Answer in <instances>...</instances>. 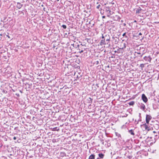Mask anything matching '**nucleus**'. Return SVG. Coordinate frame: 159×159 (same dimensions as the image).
Here are the masks:
<instances>
[{
  "instance_id": "1",
  "label": "nucleus",
  "mask_w": 159,
  "mask_h": 159,
  "mask_svg": "<svg viewBox=\"0 0 159 159\" xmlns=\"http://www.w3.org/2000/svg\"><path fill=\"white\" fill-rule=\"evenodd\" d=\"M102 39H104L105 40H106L107 41V44H108L109 46H110V37L109 35H105L102 34Z\"/></svg>"
},
{
  "instance_id": "2",
  "label": "nucleus",
  "mask_w": 159,
  "mask_h": 159,
  "mask_svg": "<svg viewBox=\"0 0 159 159\" xmlns=\"http://www.w3.org/2000/svg\"><path fill=\"white\" fill-rule=\"evenodd\" d=\"M106 11L107 13V16L108 17H109L113 13V12L111 11L109 7L106 8Z\"/></svg>"
},
{
  "instance_id": "3",
  "label": "nucleus",
  "mask_w": 159,
  "mask_h": 159,
  "mask_svg": "<svg viewBox=\"0 0 159 159\" xmlns=\"http://www.w3.org/2000/svg\"><path fill=\"white\" fill-rule=\"evenodd\" d=\"M152 117L149 115H146V122L147 124H148L150 120L152 119Z\"/></svg>"
},
{
  "instance_id": "4",
  "label": "nucleus",
  "mask_w": 159,
  "mask_h": 159,
  "mask_svg": "<svg viewBox=\"0 0 159 159\" xmlns=\"http://www.w3.org/2000/svg\"><path fill=\"white\" fill-rule=\"evenodd\" d=\"M142 98L144 102H146L148 100L147 97L144 94H143L142 95Z\"/></svg>"
},
{
  "instance_id": "5",
  "label": "nucleus",
  "mask_w": 159,
  "mask_h": 159,
  "mask_svg": "<svg viewBox=\"0 0 159 159\" xmlns=\"http://www.w3.org/2000/svg\"><path fill=\"white\" fill-rule=\"evenodd\" d=\"M143 59L146 61H150L151 60V58L150 56H149L148 57L145 56L143 57Z\"/></svg>"
},
{
  "instance_id": "6",
  "label": "nucleus",
  "mask_w": 159,
  "mask_h": 159,
  "mask_svg": "<svg viewBox=\"0 0 159 159\" xmlns=\"http://www.w3.org/2000/svg\"><path fill=\"white\" fill-rule=\"evenodd\" d=\"M139 105L140 108L141 109H142L143 110H144L145 109V106L143 104L141 103V104H139Z\"/></svg>"
},
{
  "instance_id": "7",
  "label": "nucleus",
  "mask_w": 159,
  "mask_h": 159,
  "mask_svg": "<svg viewBox=\"0 0 159 159\" xmlns=\"http://www.w3.org/2000/svg\"><path fill=\"white\" fill-rule=\"evenodd\" d=\"M100 43L101 45L107 44V43L106 42L105 40L104 39H102L101 40Z\"/></svg>"
},
{
  "instance_id": "8",
  "label": "nucleus",
  "mask_w": 159,
  "mask_h": 159,
  "mask_svg": "<svg viewBox=\"0 0 159 159\" xmlns=\"http://www.w3.org/2000/svg\"><path fill=\"white\" fill-rule=\"evenodd\" d=\"M22 6V5L20 2H17V7L19 8L20 9L21 8Z\"/></svg>"
},
{
  "instance_id": "9",
  "label": "nucleus",
  "mask_w": 159,
  "mask_h": 159,
  "mask_svg": "<svg viewBox=\"0 0 159 159\" xmlns=\"http://www.w3.org/2000/svg\"><path fill=\"white\" fill-rule=\"evenodd\" d=\"M95 155L94 154H91L89 156L88 159H95Z\"/></svg>"
},
{
  "instance_id": "10",
  "label": "nucleus",
  "mask_w": 159,
  "mask_h": 159,
  "mask_svg": "<svg viewBox=\"0 0 159 159\" xmlns=\"http://www.w3.org/2000/svg\"><path fill=\"white\" fill-rule=\"evenodd\" d=\"M98 155L99 157L102 159L103 158L104 156V154L102 153H99Z\"/></svg>"
},
{
  "instance_id": "11",
  "label": "nucleus",
  "mask_w": 159,
  "mask_h": 159,
  "mask_svg": "<svg viewBox=\"0 0 159 159\" xmlns=\"http://www.w3.org/2000/svg\"><path fill=\"white\" fill-rule=\"evenodd\" d=\"M129 132L130 134L131 135H134V131L133 129H131L128 131Z\"/></svg>"
},
{
  "instance_id": "12",
  "label": "nucleus",
  "mask_w": 159,
  "mask_h": 159,
  "mask_svg": "<svg viewBox=\"0 0 159 159\" xmlns=\"http://www.w3.org/2000/svg\"><path fill=\"white\" fill-rule=\"evenodd\" d=\"M141 8L139 7V8L137 9L136 11V13H139L141 12Z\"/></svg>"
},
{
  "instance_id": "13",
  "label": "nucleus",
  "mask_w": 159,
  "mask_h": 159,
  "mask_svg": "<svg viewBox=\"0 0 159 159\" xmlns=\"http://www.w3.org/2000/svg\"><path fill=\"white\" fill-rule=\"evenodd\" d=\"M92 100L93 99L91 98H89L88 99V102L91 103L92 102Z\"/></svg>"
},
{
  "instance_id": "14",
  "label": "nucleus",
  "mask_w": 159,
  "mask_h": 159,
  "mask_svg": "<svg viewBox=\"0 0 159 159\" xmlns=\"http://www.w3.org/2000/svg\"><path fill=\"white\" fill-rule=\"evenodd\" d=\"M134 101H131L130 102H129L128 103V104L129 105L132 106L134 105Z\"/></svg>"
},
{
  "instance_id": "15",
  "label": "nucleus",
  "mask_w": 159,
  "mask_h": 159,
  "mask_svg": "<svg viewBox=\"0 0 159 159\" xmlns=\"http://www.w3.org/2000/svg\"><path fill=\"white\" fill-rule=\"evenodd\" d=\"M145 128L146 129L149 130V127H148V125H146V124H145Z\"/></svg>"
},
{
  "instance_id": "16",
  "label": "nucleus",
  "mask_w": 159,
  "mask_h": 159,
  "mask_svg": "<svg viewBox=\"0 0 159 159\" xmlns=\"http://www.w3.org/2000/svg\"><path fill=\"white\" fill-rule=\"evenodd\" d=\"M116 135L118 137H120V134L116 132Z\"/></svg>"
},
{
  "instance_id": "17",
  "label": "nucleus",
  "mask_w": 159,
  "mask_h": 159,
  "mask_svg": "<svg viewBox=\"0 0 159 159\" xmlns=\"http://www.w3.org/2000/svg\"><path fill=\"white\" fill-rule=\"evenodd\" d=\"M140 66L141 68H143L144 67V64H141L140 65Z\"/></svg>"
},
{
  "instance_id": "18",
  "label": "nucleus",
  "mask_w": 159,
  "mask_h": 159,
  "mask_svg": "<svg viewBox=\"0 0 159 159\" xmlns=\"http://www.w3.org/2000/svg\"><path fill=\"white\" fill-rule=\"evenodd\" d=\"M62 26L64 29H66V26L65 25H62Z\"/></svg>"
},
{
  "instance_id": "19",
  "label": "nucleus",
  "mask_w": 159,
  "mask_h": 159,
  "mask_svg": "<svg viewBox=\"0 0 159 159\" xmlns=\"http://www.w3.org/2000/svg\"><path fill=\"white\" fill-rule=\"evenodd\" d=\"M122 36H125V38H127V36L126 35V33H124L123 34Z\"/></svg>"
},
{
  "instance_id": "20",
  "label": "nucleus",
  "mask_w": 159,
  "mask_h": 159,
  "mask_svg": "<svg viewBox=\"0 0 159 159\" xmlns=\"http://www.w3.org/2000/svg\"><path fill=\"white\" fill-rule=\"evenodd\" d=\"M101 7V5L100 4L98 5L97 7V8L98 9H99Z\"/></svg>"
},
{
  "instance_id": "21",
  "label": "nucleus",
  "mask_w": 159,
  "mask_h": 159,
  "mask_svg": "<svg viewBox=\"0 0 159 159\" xmlns=\"http://www.w3.org/2000/svg\"><path fill=\"white\" fill-rule=\"evenodd\" d=\"M116 16V17L117 18V20H120V17L119 16Z\"/></svg>"
},
{
  "instance_id": "22",
  "label": "nucleus",
  "mask_w": 159,
  "mask_h": 159,
  "mask_svg": "<svg viewBox=\"0 0 159 159\" xmlns=\"http://www.w3.org/2000/svg\"><path fill=\"white\" fill-rule=\"evenodd\" d=\"M83 52V50H81V51L79 52L80 53H81Z\"/></svg>"
},
{
  "instance_id": "23",
  "label": "nucleus",
  "mask_w": 159,
  "mask_h": 159,
  "mask_svg": "<svg viewBox=\"0 0 159 159\" xmlns=\"http://www.w3.org/2000/svg\"><path fill=\"white\" fill-rule=\"evenodd\" d=\"M16 137H13V139H14V140H16Z\"/></svg>"
},
{
  "instance_id": "24",
  "label": "nucleus",
  "mask_w": 159,
  "mask_h": 159,
  "mask_svg": "<svg viewBox=\"0 0 159 159\" xmlns=\"http://www.w3.org/2000/svg\"><path fill=\"white\" fill-rule=\"evenodd\" d=\"M136 53L137 54H141V53H140V52H136Z\"/></svg>"
},
{
  "instance_id": "25",
  "label": "nucleus",
  "mask_w": 159,
  "mask_h": 159,
  "mask_svg": "<svg viewBox=\"0 0 159 159\" xmlns=\"http://www.w3.org/2000/svg\"><path fill=\"white\" fill-rule=\"evenodd\" d=\"M142 34L141 33H140L139 34V35H142Z\"/></svg>"
},
{
  "instance_id": "26",
  "label": "nucleus",
  "mask_w": 159,
  "mask_h": 159,
  "mask_svg": "<svg viewBox=\"0 0 159 159\" xmlns=\"http://www.w3.org/2000/svg\"><path fill=\"white\" fill-rule=\"evenodd\" d=\"M143 53L141 55V57H142L143 55Z\"/></svg>"
},
{
  "instance_id": "27",
  "label": "nucleus",
  "mask_w": 159,
  "mask_h": 159,
  "mask_svg": "<svg viewBox=\"0 0 159 159\" xmlns=\"http://www.w3.org/2000/svg\"><path fill=\"white\" fill-rule=\"evenodd\" d=\"M105 16H102V18H105Z\"/></svg>"
},
{
  "instance_id": "28",
  "label": "nucleus",
  "mask_w": 159,
  "mask_h": 159,
  "mask_svg": "<svg viewBox=\"0 0 159 159\" xmlns=\"http://www.w3.org/2000/svg\"><path fill=\"white\" fill-rule=\"evenodd\" d=\"M153 132L154 133H156V132H155V131H153Z\"/></svg>"
},
{
  "instance_id": "29",
  "label": "nucleus",
  "mask_w": 159,
  "mask_h": 159,
  "mask_svg": "<svg viewBox=\"0 0 159 159\" xmlns=\"http://www.w3.org/2000/svg\"><path fill=\"white\" fill-rule=\"evenodd\" d=\"M124 45H125V44H124ZM124 47H125V48L126 46H125Z\"/></svg>"
},
{
  "instance_id": "30",
  "label": "nucleus",
  "mask_w": 159,
  "mask_h": 159,
  "mask_svg": "<svg viewBox=\"0 0 159 159\" xmlns=\"http://www.w3.org/2000/svg\"><path fill=\"white\" fill-rule=\"evenodd\" d=\"M97 159H100L99 158H98Z\"/></svg>"
},
{
  "instance_id": "31",
  "label": "nucleus",
  "mask_w": 159,
  "mask_h": 159,
  "mask_svg": "<svg viewBox=\"0 0 159 159\" xmlns=\"http://www.w3.org/2000/svg\"><path fill=\"white\" fill-rule=\"evenodd\" d=\"M142 39H143V37H142Z\"/></svg>"
},
{
  "instance_id": "32",
  "label": "nucleus",
  "mask_w": 159,
  "mask_h": 159,
  "mask_svg": "<svg viewBox=\"0 0 159 159\" xmlns=\"http://www.w3.org/2000/svg\"><path fill=\"white\" fill-rule=\"evenodd\" d=\"M98 2H97V4H98Z\"/></svg>"
},
{
  "instance_id": "33",
  "label": "nucleus",
  "mask_w": 159,
  "mask_h": 159,
  "mask_svg": "<svg viewBox=\"0 0 159 159\" xmlns=\"http://www.w3.org/2000/svg\"><path fill=\"white\" fill-rule=\"evenodd\" d=\"M134 22H136V20H135V21H134Z\"/></svg>"
}]
</instances>
